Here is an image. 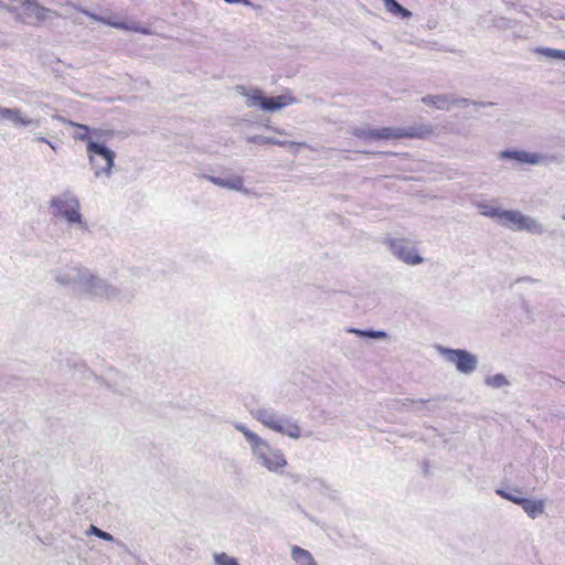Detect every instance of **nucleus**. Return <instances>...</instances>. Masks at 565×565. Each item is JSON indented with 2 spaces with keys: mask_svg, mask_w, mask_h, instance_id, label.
<instances>
[{
  "mask_svg": "<svg viewBox=\"0 0 565 565\" xmlns=\"http://www.w3.org/2000/svg\"><path fill=\"white\" fill-rule=\"evenodd\" d=\"M78 292L107 300H121L132 297L131 294L128 296L122 295V290L120 288L96 276L88 268L84 271L83 281Z\"/></svg>",
  "mask_w": 565,
  "mask_h": 565,
  "instance_id": "3",
  "label": "nucleus"
},
{
  "mask_svg": "<svg viewBox=\"0 0 565 565\" xmlns=\"http://www.w3.org/2000/svg\"><path fill=\"white\" fill-rule=\"evenodd\" d=\"M499 158L527 164H541L545 162V156L523 150H503L499 153Z\"/></svg>",
  "mask_w": 565,
  "mask_h": 565,
  "instance_id": "14",
  "label": "nucleus"
},
{
  "mask_svg": "<svg viewBox=\"0 0 565 565\" xmlns=\"http://www.w3.org/2000/svg\"><path fill=\"white\" fill-rule=\"evenodd\" d=\"M247 142L250 143H257V145H273L274 138L262 136V135H255L247 137Z\"/></svg>",
  "mask_w": 565,
  "mask_h": 565,
  "instance_id": "32",
  "label": "nucleus"
},
{
  "mask_svg": "<svg viewBox=\"0 0 565 565\" xmlns=\"http://www.w3.org/2000/svg\"><path fill=\"white\" fill-rule=\"evenodd\" d=\"M89 163L94 170L95 178L111 175V169L114 167L116 153L106 147L104 143L88 140L86 146Z\"/></svg>",
  "mask_w": 565,
  "mask_h": 565,
  "instance_id": "4",
  "label": "nucleus"
},
{
  "mask_svg": "<svg viewBox=\"0 0 565 565\" xmlns=\"http://www.w3.org/2000/svg\"><path fill=\"white\" fill-rule=\"evenodd\" d=\"M226 3H237V4H244V6H250L249 0H224Z\"/></svg>",
  "mask_w": 565,
  "mask_h": 565,
  "instance_id": "34",
  "label": "nucleus"
},
{
  "mask_svg": "<svg viewBox=\"0 0 565 565\" xmlns=\"http://www.w3.org/2000/svg\"><path fill=\"white\" fill-rule=\"evenodd\" d=\"M253 418L262 423L265 427L286 435L292 439L300 437V427L288 417L279 416L273 408L256 407L250 411Z\"/></svg>",
  "mask_w": 565,
  "mask_h": 565,
  "instance_id": "2",
  "label": "nucleus"
},
{
  "mask_svg": "<svg viewBox=\"0 0 565 565\" xmlns=\"http://www.w3.org/2000/svg\"><path fill=\"white\" fill-rule=\"evenodd\" d=\"M36 140L42 141V142H46V143L49 142V140L46 138H44V137H39V138H36Z\"/></svg>",
  "mask_w": 565,
  "mask_h": 565,
  "instance_id": "35",
  "label": "nucleus"
},
{
  "mask_svg": "<svg viewBox=\"0 0 565 565\" xmlns=\"http://www.w3.org/2000/svg\"><path fill=\"white\" fill-rule=\"evenodd\" d=\"M537 52L548 58L565 60V50L541 47V49H537Z\"/></svg>",
  "mask_w": 565,
  "mask_h": 565,
  "instance_id": "29",
  "label": "nucleus"
},
{
  "mask_svg": "<svg viewBox=\"0 0 565 565\" xmlns=\"http://www.w3.org/2000/svg\"><path fill=\"white\" fill-rule=\"evenodd\" d=\"M88 533L97 536L98 539L107 541V542L114 541V536L110 533L105 532L95 525H90Z\"/></svg>",
  "mask_w": 565,
  "mask_h": 565,
  "instance_id": "31",
  "label": "nucleus"
},
{
  "mask_svg": "<svg viewBox=\"0 0 565 565\" xmlns=\"http://www.w3.org/2000/svg\"><path fill=\"white\" fill-rule=\"evenodd\" d=\"M437 351L448 363L454 364L461 374L470 375L478 369V356L468 350L438 345Z\"/></svg>",
  "mask_w": 565,
  "mask_h": 565,
  "instance_id": "8",
  "label": "nucleus"
},
{
  "mask_svg": "<svg viewBox=\"0 0 565 565\" xmlns=\"http://www.w3.org/2000/svg\"><path fill=\"white\" fill-rule=\"evenodd\" d=\"M0 120L11 121L17 128L40 125L39 119L29 118L19 108H7L2 106H0Z\"/></svg>",
  "mask_w": 565,
  "mask_h": 565,
  "instance_id": "13",
  "label": "nucleus"
},
{
  "mask_svg": "<svg viewBox=\"0 0 565 565\" xmlns=\"http://www.w3.org/2000/svg\"><path fill=\"white\" fill-rule=\"evenodd\" d=\"M518 505L523 509L529 518L536 519L539 515L544 513L545 501L542 499L532 500L525 498L524 500L518 501Z\"/></svg>",
  "mask_w": 565,
  "mask_h": 565,
  "instance_id": "18",
  "label": "nucleus"
},
{
  "mask_svg": "<svg viewBox=\"0 0 565 565\" xmlns=\"http://www.w3.org/2000/svg\"><path fill=\"white\" fill-rule=\"evenodd\" d=\"M497 493L500 497H502V498H504V499H507V500H509V501H511V502H513L515 504H518V501L525 499V498L521 497L522 490L516 489V488L512 489V490L498 489Z\"/></svg>",
  "mask_w": 565,
  "mask_h": 565,
  "instance_id": "25",
  "label": "nucleus"
},
{
  "mask_svg": "<svg viewBox=\"0 0 565 565\" xmlns=\"http://www.w3.org/2000/svg\"><path fill=\"white\" fill-rule=\"evenodd\" d=\"M214 561L216 565H239L235 557H232L226 553L214 554Z\"/></svg>",
  "mask_w": 565,
  "mask_h": 565,
  "instance_id": "30",
  "label": "nucleus"
},
{
  "mask_svg": "<svg viewBox=\"0 0 565 565\" xmlns=\"http://www.w3.org/2000/svg\"><path fill=\"white\" fill-rule=\"evenodd\" d=\"M385 9L387 12L401 17L402 19H409L413 15L408 9L401 6L396 0H392Z\"/></svg>",
  "mask_w": 565,
  "mask_h": 565,
  "instance_id": "23",
  "label": "nucleus"
},
{
  "mask_svg": "<svg viewBox=\"0 0 565 565\" xmlns=\"http://www.w3.org/2000/svg\"><path fill=\"white\" fill-rule=\"evenodd\" d=\"M50 205L53 209V214L63 218L68 225L76 226L82 231L88 230V223L79 211V201L72 192L66 191L52 198Z\"/></svg>",
  "mask_w": 565,
  "mask_h": 565,
  "instance_id": "1",
  "label": "nucleus"
},
{
  "mask_svg": "<svg viewBox=\"0 0 565 565\" xmlns=\"http://www.w3.org/2000/svg\"><path fill=\"white\" fill-rule=\"evenodd\" d=\"M81 12H83L85 15L89 17L90 19H93L94 21H98V22H102L104 24H107V25H111V26H115V28H118V29H125L126 25L121 22H114L109 19H106L104 17H100V15H97L88 10H85V9H81Z\"/></svg>",
  "mask_w": 565,
  "mask_h": 565,
  "instance_id": "27",
  "label": "nucleus"
},
{
  "mask_svg": "<svg viewBox=\"0 0 565 565\" xmlns=\"http://www.w3.org/2000/svg\"><path fill=\"white\" fill-rule=\"evenodd\" d=\"M235 429L241 431L246 440L250 445V449L254 447V445H257L258 441H260L263 438H260L256 433L249 430L245 425L237 423L234 425Z\"/></svg>",
  "mask_w": 565,
  "mask_h": 565,
  "instance_id": "24",
  "label": "nucleus"
},
{
  "mask_svg": "<svg viewBox=\"0 0 565 565\" xmlns=\"http://www.w3.org/2000/svg\"><path fill=\"white\" fill-rule=\"evenodd\" d=\"M387 245L391 252L407 265H419L423 257L418 254L413 243L404 238H390Z\"/></svg>",
  "mask_w": 565,
  "mask_h": 565,
  "instance_id": "10",
  "label": "nucleus"
},
{
  "mask_svg": "<svg viewBox=\"0 0 565 565\" xmlns=\"http://www.w3.org/2000/svg\"><path fill=\"white\" fill-rule=\"evenodd\" d=\"M499 224L512 231H525L536 235L544 233L543 225L536 218L518 210H504L500 215Z\"/></svg>",
  "mask_w": 565,
  "mask_h": 565,
  "instance_id": "7",
  "label": "nucleus"
},
{
  "mask_svg": "<svg viewBox=\"0 0 565 565\" xmlns=\"http://www.w3.org/2000/svg\"><path fill=\"white\" fill-rule=\"evenodd\" d=\"M413 403L424 404V403H425V401H423V399H419V401H417V402L413 401Z\"/></svg>",
  "mask_w": 565,
  "mask_h": 565,
  "instance_id": "39",
  "label": "nucleus"
},
{
  "mask_svg": "<svg viewBox=\"0 0 565 565\" xmlns=\"http://www.w3.org/2000/svg\"><path fill=\"white\" fill-rule=\"evenodd\" d=\"M477 207L482 215L495 220L498 224L500 222V215L504 211L503 209L486 202L478 203Z\"/></svg>",
  "mask_w": 565,
  "mask_h": 565,
  "instance_id": "20",
  "label": "nucleus"
},
{
  "mask_svg": "<svg viewBox=\"0 0 565 565\" xmlns=\"http://www.w3.org/2000/svg\"><path fill=\"white\" fill-rule=\"evenodd\" d=\"M85 270V267H67L54 271L53 277L58 285L79 291Z\"/></svg>",
  "mask_w": 565,
  "mask_h": 565,
  "instance_id": "11",
  "label": "nucleus"
},
{
  "mask_svg": "<svg viewBox=\"0 0 565 565\" xmlns=\"http://www.w3.org/2000/svg\"><path fill=\"white\" fill-rule=\"evenodd\" d=\"M204 179L209 180L213 184L234 191H245L243 184V178L239 175H233L230 178H220L214 175H204Z\"/></svg>",
  "mask_w": 565,
  "mask_h": 565,
  "instance_id": "17",
  "label": "nucleus"
},
{
  "mask_svg": "<svg viewBox=\"0 0 565 565\" xmlns=\"http://www.w3.org/2000/svg\"><path fill=\"white\" fill-rule=\"evenodd\" d=\"M252 452L256 461L270 472L280 473L287 466L284 452L278 448H273L264 439L254 445Z\"/></svg>",
  "mask_w": 565,
  "mask_h": 565,
  "instance_id": "6",
  "label": "nucleus"
},
{
  "mask_svg": "<svg viewBox=\"0 0 565 565\" xmlns=\"http://www.w3.org/2000/svg\"><path fill=\"white\" fill-rule=\"evenodd\" d=\"M81 12H83L85 15L89 17L90 19H93L94 21H98V22H102L104 24H107V25H111V26H115V28H118V29H125L126 25L121 22H114L109 19H106L104 17H100V15H97L88 10H85V9H81Z\"/></svg>",
  "mask_w": 565,
  "mask_h": 565,
  "instance_id": "26",
  "label": "nucleus"
},
{
  "mask_svg": "<svg viewBox=\"0 0 565 565\" xmlns=\"http://www.w3.org/2000/svg\"><path fill=\"white\" fill-rule=\"evenodd\" d=\"M484 384L492 388H502L510 385V381L504 374L498 373L484 377Z\"/></svg>",
  "mask_w": 565,
  "mask_h": 565,
  "instance_id": "22",
  "label": "nucleus"
},
{
  "mask_svg": "<svg viewBox=\"0 0 565 565\" xmlns=\"http://www.w3.org/2000/svg\"><path fill=\"white\" fill-rule=\"evenodd\" d=\"M236 90L246 97V105L248 107L260 108L265 111H276L295 102V98L286 95L266 97L258 88L247 89L245 86L239 85L236 86Z\"/></svg>",
  "mask_w": 565,
  "mask_h": 565,
  "instance_id": "5",
  "label": "nucleus"
},
{
  "mask_svg": "<svg viewBox=\"0 0 565 565\" xmlns=\"http://www.w3.org/2000/svg\"><path fill=\"white\" fill-rule=\"evenodd\" d=\"M22 7L24 15L26 18H34L38 22H42L51 15H58L55 11L39 4L35 0H26Z\"/></svg>",
  "mask_w": 565,
  "mask_h": 565,
  "instance_id": "16",
  "label": "nucleus"
},
{
  "mask_svg": "<svg viewBox=\"0 0 565 565\" xmlns=\"http://www.w3.org/2000/svg\"><path fill=\"white\" fill-rule=\"evenodd\" d=\"M348 332L354 333L362 338H369V339H387L388 338V334L382 330H372V329L361 330V329L350 328L348 330Z\"/></svg>",
  "mask_w": 565,
  "mask_h": 565,
  "instance_id": "21",
  "label": "nucleus"
},
{
  "mask_svg": "<svg viewBox=\"0 0 565 565\" xmlns=\"http://www.w3.org/2000/svg\"><path fill=\"white\" fill-rule=\"evenodd\" d=\"M392 0H383L384 6L386 7Z\"/></svg>",
  "mask_w": 565,
  "mask_h": 565,
  "instance_id": "38",
  "label": "nucleus"
},
{
  "mask_svg": "<svg viewBox=\"0 0 565 565\" xmlns=\"http://www.w3.org/2000/svg\"><path fill=\"white\" fill-rule=\"evenodd\" d=\"M47 145H49L53 150H56L55 145H53L51 141H49V142H47Z\"/></svg>",
  "mask_w": 565,
  "mask_h": 565,
  "instance_id": "37",
  "label": "nucleus"
},
{
  "mask_svg": "<svg viewBox=\"0 0 565 565\" xmlns=\"http://www.w3.org/2000/svg\"><path fill=\"white\" fill-rule=\"evenodd\" d=\"M422 103L427 106L435 107L439 110H449L451 106L466 107L471 104L480 107L491 105V103L473 102L468 98H458L451 94L426 95L422 97Z\"/></svg>",
  "mask_w": 565,
  "mask_h": 565,
  "instance_id": "9",
  "label": "nucleus"
},
{
  "mask_svg": "<svg viewBox=\"0 0 565 565\" xmlns=\"http://www.w3.org/2000/svg\"><path fill=\"white\" fill-rule=\"evenodd\" d=\"M434 134V127L428 122L415 124L408 127H392V139L427 138Z\"/></svg>",
  "mask_w": 565,
  "mask_h": 565,
  "instance_id": "12",
  "label": "nucleus"
},
{
  "mask_svg": "<svg viewBox=\"0 0 565 565\" xmlns=\"http://www.w3.org/2000/svg\"><path fill=\"white\" fill-rule=\"evenodd\" d=\"M67 124H70L71 126H74L78 129V132L75 134L74 138L75 139H79L82 141H86L88 143V140H93L90 137H89V128L88 126L86 125H82V124H76V122H73V121H67Z\"/></svg>",
  "mask_w": 565,
  "mask_h": 565,
  "instance_id": "28",
  "label": "nucleus"
},
{
  "mask_svg": "<svg viewBox=\"0 0 565 565\" xmlns=\"http://www.w3.org/2000/svg\"><path fill=\"white\" fill-rule=\"evenodd\" d=\"M55 118H56L57 120H60V121H63V122H65V121H66V120H65L63 117H61V116H55Z\"/></svg>",
  "mask_w": 565,
  "mask_h": 565,
  "instance_id": "36",
  "label": "nucleus"
},
{
  "mask_svg": "<svg viewBox=\"0 0 565 565\" xmlns=\"http://www.w3.org/2000/svg\"><path fill=\"white\" fill-rule=\"evenodd\" d=\"M352 135L363 140H392V127H358L352 130Z\"/></svg>",
  "mask_w": 565,
  "mask_h": 565,
  "instance_id": "15",
  "label": "nucleus"
},
{
  "mask_svg": "<svg viewBox=\"0 0 565 565\" xmlns=\"http://www.w3.org/2000/svg\"><path fill=\"white\" fill-rule=\"evenodd\" d=\"M564 385H565V383H564Z\"/></svg>",
  "mask_w": 565,
  "mask_h": 565,
  "instance_id": "40",
  "label": "nucleus"
},
{
  "mask_svg": "<svg viewBox=\"0 0 565 565\" xmlns=\"http://www.w3.org/2000/svg\"><path fill=\"white\" fill-rule=\"evenodd\" d=\"M273 145L279 146V147H303V148H310L307 142H295V141H287V140H278L274 139Z\"/></svg>",
  "mask_w": 565,
  "mask_h": 565,
  "instance_id": "33",
  "label": "nucleus"
},
{
  "mask_svg": "<svg viewBox=\"0 0 565 565\" xmlns=\"http://www.w3.org/2000/svg\"><path fill=\"white\" fill-rule=\"evenodd\" d=\"M291 558L299 565H318L311 553L302 547H291Z\"/></svg>",
  "mask_w": 565,
  "mask_h": 565,
  "instance_id": "19",
  "label": "nucleus"
}]
</instances>
